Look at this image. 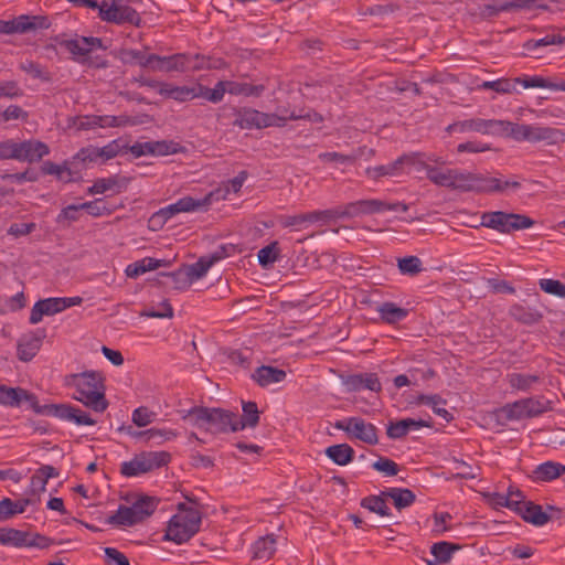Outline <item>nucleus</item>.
I'll return each instance as SVG.
<instances>
[{
    "mask_svg": "<svg viewBox=\"0 0 565 565\" xmlns=\"http://www.w3.org/2000/svg\"><path fill=\"white\" fill-rule=\"evenodd\" d=\"M64 385L74 388L73 398L96 413H104L109 403L105 394V376L98 371L67 374Z\"/></svg>",
    "mask_w": 565,
    "mask_h": 565,
    "instance_id": "f257e3e1",
    "label": "nucleus"
},
{
    "mask_svg": "<svg viewBox=\"0 0 565 565\" xmlns=\"http://www.w3.org/2000/svg\"><path fill=\"white\" fill-rule=\"evenodd\" d=\"M217 120L223 125H232L241 129H263L267 127H285L287 118L278 114L263 113L249 107H222Z\"/></svg>",
    "mask_w": 565,
    "mask_h": 565,
    "instance_id": "f03ea898",
    "label": "nucleus"
},
{
    "mask_svg": "<svg viewBox=\"0 0 565 565\" xmlns=\"http://www.w3.org/2000/svg\"><path fill=\"white\" fill-rule=\"evenodd\" d=\"M180 414L184 422L214 435L232 431L235 420L234 412L220 407L194 406Z\"/></svg>",
    "mask_w": 565,
    "mask_h": 565,
    "instance_id": "7ed1b4c3",
    "label": "nucleus"
},
{
    "mask_svg": "<svg viewBox=\"0 0 565 565\" xmlns=\"http://www.w3.org/2000/svg\"><path fill=\"white\" fill-rule=\"evenodd\" d=\"M180 512L174 514L167 526L164 539L177 544L188 542L194 536L201 525L202 516L199 510L179 505Z\"/></svg>",
    "mask_w": 565,
    "mask_h": 565,
    "instance_id": "20e7f679",
    "label": "nucleus"
},
{
    "mask_svg": "<svg viewBox=\"0 0 565 565\" xmlns=\"http://www.w3.org/2000/svg\"><path fill=\"white\" fill-rule=\"evenodd\" d=\"M534 223V220L524 214L490 211L481 213L480 222L478 224H470V227L479 228L483 226L499 233L510 234L514 231L530 228Z\"/></svg>",
    "mask_w": 565,
    "mask_h": 565,
    "instance_id": "39448f33",
    "label": "nucleus"
},
{
    "mask_svg": "<svg viewBox=\"0 0 565 565\" xmlns=\"http://www.w3.org/2000/svg\"><path fill=\"white\" fill-rule=\"evenodd\" d=\"M503 125H507L509 136L516 141L532 143L545 141L548 145L565 142V131L558 128L510 121H505Z\"/></svg>",
    "mask_w": 565,
    "mask_h": 565,
    "instance_id": "423d86ee",
    "label": "nucleus"
},
{
    "mask_svg": "<svg viewBox=\"0 0 565 565\" xmlns=\"http://www.w3.org/2000/svg\"><path fill=\"white\" fill-rule=\"evenodd\" d=\"M171 460L168 451H143L136 455L130 461H124L120 473L125 477H137L154 469L167 466Z\"/></svg>",
    "mask_w": 565,
    "mask_h": 565,
    "instance_id": "0eeeda50",
    "label": "nucleus"
},
{
    "mask_svg": "<svg viewBox=\"0 0 565 565\" xmlns=\"http://www.w3.org/2000/svg\"><path fill=\"white\" fill-rule=\"evenodd\" d=\"M548 402L543 398L527 397L509 403L501 408L508 420H519L542 415L550 409Z\"/></svg>",
    "mask_w": 565,
    "mask_h": 565,
    "instance_id": "6e6552de",
    "label": "nucleus"
},
{
    "mask_svg": "<svg viewBox=\"0 0 565 565\" xmlns=\"http://www.w3.org/2000/svg\"><path fill=\"white\" fill-rule=\"evenodd\" d=\"M83 302L82 297H52L38 300L30 313L29 321L31 324L39 323L44 316H54L67 308L79 306Z\"/></svg>",
    "mask_w": 565,
    "mask_h": 565,
    "instance_id": "1a4fd4ad",
    "label": "nucleus"
},
{
    "mask_svg": "<svg viewBox=\"0 0 565 565\" xmlns=\"http://www.w3.org/2000/svg\"><path fill=\"white\" fill-rule=\"evenodd\" d=\"M99 17L103 21L116 23V24H125L129 23L135 26H140L141 17L130 6L127 4H117L115 2L108 3L107 1H103L98 7Z\"/></svg>",
    "mask_w": 565,
    "mask_h": 565,
    "instance_id": "9d476101",
    "label": "nucleus"
},
{
    "mask_svg": "<svg viewBox=\"0 0 565 565\" xmlns=\"http://www.w3.org/2000/svg\"><path fill=\"white\" fill-rule=\"evenodd\" d=\"M334 427L369 445H376L379 443L376 427L371 423H366L361 417H349L337 420Z\"/></svg>",
    "mask_w": 565,
    "mask_h": 565,
    "instance_id": "9b49d317",
    "label": "nucleus"
},
{
    "mask_svg": "<svg viewBox=\"0 0 565 565\" xmlns=\"http://www.w3.org/2000/svg\"><path fill=\"white\" fill-rule=\"evenodd\" d=\"M47 26L49 23L45 17L22 14L12 20H0V34H23Z\"/></svg>",
    "mask_w": 565,
    "mask_h": 565,
    "instance_id": "f8f14e48",
    "label": "nucleus"
},
{
    "mask_svg": "<svg viewBox=\"0 0 565 565\" xmlns=\"http://www.w3.org/2000/svg\"><path fill=\"white\" fill-rule=\"evenodd\" d=\"M60 45L64 47L71 55L72 58L81 64H85L88 61L90 52L103 47L102 39L94 36H81L71 40H63Z\"/></svg>",
    "mask_w": 565,
    "mask_h": 565,
    "instance_id": "ddd939ff",
    "label": "nucleus"
},
{
    "mask_svg": "<svg viewBox=\"0 0 565 565\" xmlns=\"http://www.w3.org/2000/svg\"><path fill=\"white\" fill-rule=\"evenodd\" d=\"M23 403L28 404L31 409H33L36 414H45L52 415L53 411L51 409L55 404L41 406L36 396L33 393L28 392L22 387H8L4 396L3 405L18 407Z\"/></svg>",
    "mask_w": 565,
    "mask_h": 565,
    "instance_id": "4468645a",
    "label": "nucleus"
},
{
    "mask_svg": "<svg viewBox=\"0 0 565 565\" xmlns=\"http://www.w3.org/2000/svg\"><path fill=\"white\" fill-rule=\"evenodd\" d=\"M209 67V60L199 54L192 56L185 53H178L170 56H163V72H184L188 70L199 71Z\"/></svg>",
    "mask_w": 565,
    "mask_h": 565,
    "instance_id": "2eb2a0df",
    "label": "nucleus"
},
{
    "mask_svg": "<svg viewBox=\"0 0 565 565\" xmlns=\"http://www.w3.org/2000/svg\"><path fill=\"white\" fill-rule=\"evenodd\" d=\"M520 188H521V183L518 180L502 181L499 178L472 172V181H471V191L470 192L494 193V192H503L507 189L518 190Z\"/></svg>",
    "mask_w": 565,
    "mask_h": 565,
    "instance_id": "dca6fc26",
    "label": "nucleus"
},
{
    "mask_svg": "<svg viewBox=\"0 0 565 565\" xmlns=\"http://www.w3.org/2000/svg\"><path fill=\"white\" fill-rule=\"evenodd\" d=\"M51 152L50 147L39 139L17 140V161L40 162Z\"/></svg>",
    "mask_w": 565,
    "mask_h": 565,
    "instance_id": "f3484780",
    "label": "nucleus"
},
{
    "mask_svg": "<svg viewBox=\"0 0 565 565\" xmlns=\"http://www.w3.org/2000/svg\"><path fill=\"white\" fill-rule=\"evenodd\" d=\"M341 381L348 392L369 390L375 393L382 391V384L376 373H355L342 375Z\"/></svg>",
    "mask_w": 565,
    "mask_h": 565,
    "instance_id": "a211bd4d",
    "label": "nucleus"
},
{
    "mask_svg": "<svg viewBox=\"0 0 565 565\" xmlns=\"http://www.w3.org/2000/svg\"><path fill=\"white\" fill-rule=\"evenodd\" d=\"M45 338L44 330H36L23 334L18 341V358L23 362L31 361L39 352L42 341Z\"/></svg>",
    "mask_w": 565,
    "mask_h": 565,
    "instance_id": "6ab92c4d",
    "label": "nucleus"
},
{
    "mask_svg": "<svg viewBox=\"0 0 565 565\" xmlns=\"http://www.w3.org/2000/svg\"><path fill=\"white\" fill-rule=\"evenodd\" d=\"M51 409L53 411L54 417L68 422H74L76 425L93 426L97 423L94 418L89 416V414L72 405H55Z\"/></svg>",
    "mask_w": 565,
    "mask_h": 565,
    "instance_id": "aec40b11",
    "label": "nucleus"
},
{
    "mask_svg": "<svg viewBox=\"0 0 565 565\" xmlns=\"http://www.w3.org/2000/svg\"><path fill=\"white\" fill-rule=\"evenodd\" d=\"M497 124L503 125L504 121L472 118V119L452 122L446 128V130L449 134L467 132V131L488 134L490 131V129Z\"/></svg>",
    "mask_w": 565,
    "mask_h": 565,
    "instance_id": "412c9836",
    "label": "nucleus"
},
{
    "mask_svg": "<svg viewBox=\"0 0 565 565\" xmlns=\"http://www.w3.org/2000/svg\"><path fill=\"white\" fill-rule=\"evenodd\" d=\"M243 414L238 417L235 414L234 426L232 427V431L243 430L245 428H255L259 424V415L258 406L255 402L248 401L242 402Z\"/></svg>",
    "mask_w": 565,
    "mask_h": 565,
    "instance_id": "4be33fe9",
    "label": "nucleus"
},
{
    "mask_svg": "<svg viewBox=\"0 0 565 565\" xmlns=\"http://www.w3.org/2000/svg\"><path fill=\"white\" fill-rule=\"evenodd\" d=\"M422 427H431V424L424 419L404 418L395 423H390L386 434L392 439H402L411 429H419Z\"/></svg>",
    "mask_w": 565,
    "mask_h": 565,
    "instance_id": "5701e85b",
    "label": "nucleus"
},
{
    "mask_svg": "<svg viewBox=\"0 0 565 565\" xmlns=\"http://www.w3.org/2000/svg\"><path fill=\"white\" fill-rule=\"evenodd\" d=\"M361 215L382 213L385 211H401L403 213L408 211V205L402 202L387 203L377 199L359 200Z\"/></svg>",
    "mask_w": 565,
    "mask_h": 565,
    "instance_id": "b1692460",
    "label": "nucleus"
},
{
    "mask_svg": "<svg viewBox=\"0 0 565 565\" xmlns=\"http://www.w3.org/2000/svg\"><path fill=\"white\" fill-rule=\"evenodd\" d=\"M509 315L516 322L526 326H533L543 319V313L540 310L522 303H513L509 309Z\"/></svg>",
    "mask_w": 565,
    "mask_h": 565,
    "instance_id": "393cba45",
    "label": "nucleus"
},
{
    "mask_svg": "<svg viewBox=\"0 0 565 565\" xmlns=\"http://www.w3.org/2000/svg\"><path fill=\"white\" fill-rule=\"evenodd\" d=\"M286 372L284 370L262 365L255 370L252 374V379L262 387H266L274 383L282 382L286 379Z\"/></svg>",
    "mask_w": 565,
    "mask_h": 565,
    "instance_id": "a878e982",
    "label": "nucleus"
},
{
    "mask_svg": "<svg viewBox=\"0 0 565 565\" xmlns=\"http://www.w3.org/2000/svg\"><path fill=\"white\" fill-rule=\"evenodd\" d=\"M405 156H402L397 158L395 161L387 163V164H381L376 167H369L365 169V174L367 178L377 181L379 179L383 177H394L398 175L402 171L403 163L405 161Z\"/></svg>",
    "mask_w": 565,
    "mask_h": 565,
    "instance_id": "bb28decb",
    "label": "nucleus"
},
{
    "mask_svg": "<svg viewBox=\"0 0 565 565\" xmlns=\"http://www.w3.org/2000/svg\"><path fill=\"white\" fill-rule=\"evenodd\" d=\"M565 475V465L556 461H545L539 465L533 476L535 480L550 482Z\"/></svg>",
    "mask_w": 565,
    "mask_h": 565,
    "instance_id": "cd10ccee",
    "label": "nucleus"
},
{
    "mask_svg": "<svg viewBox=\"0 0 565 565\" xmlns=\"http://www.w3.org/2000/svg\"><path fill=\"white\" fill-rule=\"evenodd\" d=\"M521 518L536 526H542L550 521V515L543 511L542 507L529 501L518 512Z\"/></svg>",
    "mask_w": 565,
    "mask_h": 565,
    "instance_id": "c85d7f7f",
    "label": "nucleus"
},
{
    "mask_svg": "<svg viewBox=\"0 0 565 565\" xmlns=\"http://www.w3.org/2000/svg\"><path fill=\"white\" fill-rule=\"evenodd\" d=\"M377 312L382 321L388 324H394L404 320L408 316V310L398 307L395 302L385 301L379 306Z\"/></svg>",
    "mask_w": 565,
    "mask_h": 565,
    "instance_id": "c756f323",
    "label": "nucleus"
},
{
    "mask_svg": "<svg viewBox=\"0 0 565 565\" xmlns=\"http://www.w3.org/2000/svg\"><path fill=\"white\" fill-rule=\"evenodd\" d=\"M382 494L392 499L397 510L408 508L416 501L415 493L407 488H388Z\"/></svg>",
    "mask_w": 565,
    "mask_h": 565,
    "instance_id": "7c9ffc66",
    "label": "nucleus"
},
{
    "mask_svg": "<svg viewBox=\"0 0 565 565\" xmlns=\"http://www.w3.org/2000/svg\"><path fill=\"white\" fill-rule=\"evenodd\" d=\"M125 186V179L113 175L109 178L97 179L93 185L87 189V193L90 195L103 194L109 190H116V192H120Z\"/></svg>",
    "mask_w": 565,
    "mask_h": 565,
    "instance_id": "2f4dec72",
    "label": "nucleus"
},
{
    "mask_svg": "<svg viewBox=\"0 0 565 565\" xmlns=\"http://www.w3.org/2000/svg\"><path fill=\"white\" fill-rule=\"evenodd\" d=\"M461 548L460 544L440 541L431 545L430 553L437 563L447 564L451 561L454 553Z\"/></svg>",
    "mask_w": 565,
    "mask_h": 565,
    "instance_id": "473e14b6",
    "label": "nucleus"
},
{
    "mask_svg": "<svg viewBox=\"0 0 565 565\" xmlns=\"http://www.w3.org/2000/svg\"><path fill=\"white\" fill-rule=\"evenodd\" d=\"M326 455L337 465L345 466L354 458V449L348 444L330 446L326 449Z\"/></svg>",
    "mask_w": 565,
    "mask_h": 565,
    "instance_id": "72a5a7b5",
    "label": "nucleus"
},
{
    "mask_svg": "<svg viewBox=\"0 0 565 565\" xmlns=\"http://www.w3.org/2000/svg\"><path fill=\"white\" fill-rule=\"evenodd\" d=\"M158 504L157 498L142 495L131 504V508L138 522H142L156 511Z\"/></svg>",
    "mask_w": 565,
    "mask_h": 565,
    "instance_id": "f704fd0d",
    "label": "nucleus"
},
{
    "mask_svg": "<svg viewBox=\"0 0 565 565\" xmlns=\"http://www.w3.org/2000/svg\"><path fill=\"white\" fill-rule=\"evenodd\" d=\"M161 264H162V260H159V259H156L152 257H145L140 260L129 264L126 267L125 273H126L127 277H129V278H137L147 271L154 270V269L159 268L161 266Z\"/></svg>",
    "mask_w": 565,
    "mask_h": 565,
    "instance_id": "c9c22d12",
    "label": "nucleus"
},
{
    "mask_svg": "<svg viewBox=\"0 0 565 565\" xmlns=\"http://www.w3.org/2000/svg\"><path fill=\"white\" fill-rule=\"evenodd\" d=\"M425 170L428 180L434 184L452 190L455 169L440 170L436 167L426 166Z\"/></svg>",
    "mask_w": 565,
    "mask_h": 565,
    "instance_id": "e433bc0d",
    "label": "nucleus"
},
{
    "mask_svg": "<svg viewBox=\"0 0 565 565\" xmlns=\"http://www.w3.org/2000/svg\"><path fill=\"white\" fill-rule=\"evenodd\" d=\"M195 98H204L211 103L217 104L223 100L225 95L224 81H218L214 88H209L202 84L194 86Z\"/></svg>",
    "mask_w": 565,
    "mask_h": 565,
    "instance_id": "4c0bfd02",
    "label": "nucleus"
},
{
    "mask_svg": "<svg viewBox=\"0 0 565 565\" xmlns=\"http://www.w3.org/2000/svg\"><path fill=\"white\" fill-rule=\"evenodd\" d=\"M160 95L177 102H186L195 98L194 86H174L168 83H164L163 88L160 89Z\"/></svg>",
    "mask_w": 565,
    "mask_h": 565,
    "instance_id": "58836bf2",
    "label": "nucleus"
},
{
    "mask_svg": "<svg viewBox=\"0 0 565 565\" xmlns=\"http://www.w3.org/2000/svg\"><path fill=\"white\" fill-rule=\"evenodd\" d=\"M225 93L231 95L259 96L264 92L263 85L224 81Z\"/></svg>",
    "mask_w": 565,
    "mask_h": 565,
    "instance_id": "ea45409f",
    "label": "nucleus"
},
{
    "mask_svg": "<svg viewBox=\"0 0 565 565\" xmlns=\"http://www.w3.org/2000/svg\"><path fill=\"white\" fill-rule=\"evenodd\" d=\"M26 507L28 501H23L22 499L13 501L10 498H3L0 500V522H4L15 514L23 513Z\"/></svg>",
    "mask_w": 565,
    "mask_h": 565,
    "instance_id": "a19ab883",
    "label": "nucleus"
},
{
    "mask_svg": "<svg viewBox=\"0 0 565 565\" xmlns=\"http://www.w3.org/2000/svg\"><path fill=\"white\" fill-rule=\"evenodd\" d=\"M107 523L118 526H132L139 522L138 518L135 516L131 505L120 504L116 513L107 519Z\"/></svg>",
    "mask_w": 565,
    "mask_h": 565,
    "instance_id": "79ce46f5",
    "label": "nucleus"
},
{
    "mask_svg": "<svg viewBox=\"0 0 565 565\" xmlns=\"http://www.w3.org/2000/svg\"><path fill=\"white\" fill-rule=\"evenodd\" d=\"M386 498L387 497L382 493L380 495L365 497L361 500V507L381 516H390L392 513L386 504Z\"/></svg>",
    "mask_w": 565,
    "mask_h": 565,
    "instance_id": "37998d69",
    "label": "nucleus"
},
{
    "mask_svg": "<svg viewBox=\"0 0 565 565\" xmlns=\"http://www.w3.org/2000/svg\"><path fill=\"white\" fill-rule=\"evenodd\" d=\"M247 177L248 172L246 170L238 172L236 177L224 182L223 188H220L215 192H212L213 195H216L217 199H226L227 194L231 192L238 193Z\"/></svg>",
    "mask_w": 565,
    "mask_h": 565,
    "instance_id": "c03bdc74",
    "label": "nucleus"
},
{
    "mask_svg": "<svg viewBox=\"0 0 565 565\" xmlns=\"http://www.w3.org/2000/svg\"><path fill=\"white\" fill-rule=\"evenodd\" d=\"M275 544H276V541L271 536H265V537L258 539L253 544V558L269 559L276 551Z\"/></svg>",
    "mask_w": 565,
    "mask_h": 565,
    "instance_id": "a18cd8bd",
    "label": "nucleus"
},
{
    "mask_svg": "<svg viewBox=\"0 0 565 565\" xmlns=\"http://www.w3.org/2000/svg\"><path fill=\"white\" fill-rule=\"evenodd\" d=\"M212 196L213 193H209V195H206L203 200H195L192 196H183L172 204L175 207L178 214L193 212L210 204Z\"/></svg>",
    "mask_w": 565,
    "mask_h": 565,
    "instance_id": "49530a36",
    "label": "nucleus"
},
{
    "mask_svg": "<svg viewBox=\"0 0 565 565\" xmlns=\"http://www.w3.org/2000/svg\"><path fill=\"white\" fill-rule=\"evenodd\" d=\"M507 381L512 388L526 392L540 381V377L533 374L510 373Z\"/></svg>",
    "mask_w": 565,
    "mask_h": 565,
    "instance_id": "de8ad7c7",
    "label": "nucleus"
},
{
    "mask_svg": "<svg viewBox=\"0 0 565 565\" xmlns=\"http://www.w3.org/2000/svg\"><path fill=\"white\" fill-rule=\"evenodd\" d=\"M565 44V36L558 33L546 34L544 38L539 40H529L523 44L524 50L527 52L535 51L539 47H545L548 45H562Z\"/></svg>",
    "mask_w": 565,
    "mask_h": 565,
    "instance_id": "09e8293b",
    "label": "nucleus"
},
{
    "mask_svg": "<svg viewBox=\"0 0 565 565\" xmlns=\"http://www.w3.org/2000/svg\"><path fill=\"white\" fill-rule=\"evenodd\" d=\"M79 207L85 210L87 214L93 217L110 215L115 211V209L109 206L104 199H95L94 201L81 203Z\"/></svg>",
    "mask_w": 565,
    "mask_h": 565,
    "instance_id": "8fccbe9b",
    "label": "nucleus"
},
{
    "mask_svg": "<svg viewBox=\"0 0 565 565\" xmlns=\"http://www.w3.org/2000/svg\"><path fill=\"white\" fill-rule=\"evenodd\" d=\"M3 545L13 547H25L28 532L13 527H3Z\"/></svg>",
    "mask_w": 565,
    "mask_h": 565,
    "instance_id": "3c124183",
    "label": "nucleus"
},
{
    "mask_svg": "<svg viewBox=\"0 0 565 565\" xmlns=\"http://www.w3.org/2000/svg\"><path fill=\"white\" fill-rule=\"evenodd\" d=\"M479 88L484 90L492 89L499 94H511L515 90V82L514 78H499L483 82Z\"/></svg>",
    "mask_w": 565,
    "mask_h": 565,
    "instance_id": "603ef678",
    "label": "nucleus"
},
{
    "mask_svg": "<svg viewBox=\"0 0 565 565\" xmlns=\"http://www.w3.org/2000/svg\"><path fill=\"white\" fill-rule=\"evenodd\" d=\"M279 257L278 242H271L269 245L260 248L257 253V259L260 266L267 268L273 265Z\"/></svg>",
    "mask_w": 565,
    "mask_h": 565,
    "instance_id": "864d4df0",
    "label": "nucleus"
},
{
    "mask_svg": "<svg viewBox=\"0 0 565 565\" xmlns=\"http://www.w3.org/2000/svg\"><path fill=\"white\" fill-rule=\"evenodd\" d=\"M397 267L403 275L415 276L423 270V263L417 256L399 258Z\"/></svg>",
    "mask_w": 565,
    "mask_h": 565,
    "instance_id": "5fc2aeb1",
    "label": "nucleus"
},
{
    "mask_svg": "<svg viewBox=\"0 0 565 565\" xmlns=\"http://www.w3.org/2000/svg\"><path fill=\"white\" fill-rule=\"evenodd\" d=\"M120 60L125 64L130 65H139L141 67H146L148 64V54H146L142 51L135 50V49H125L120 52Z\"/></svg>",
    "mask_w": 565,
    "mask_h": 565,
    "instance_id": "6e6d98bb",
    "label": "nucleus"
},
{
    "mask_svg": "<svg viewBox=\"0 0 565 565\" xmlns=\"http://www.w3.org/2000/svg\"><path fill=\"white\" fill-rule=\"evenodd\" d=\"M192 281L199 280L206 275L212 267V263L205 256H202L194 264L184 266Z\"/></svg>",
    "mask_w": 565,
    "mask_h": 565,
    "instance_id": "4d7b16f0",
    "label": "nucleus"
},
{
    "mask_svg": "<svg viewBox=\"0 0 565 565\" xmlns=\"http://www.w3.org/2000/svg\"><path fill=\"white\" fill-rule=\"evenodd\" d=\"M307 213L296 215H281L278 218L280 226L287 228L292 227L295 231H301L309 226Z\"/></svg>",
    "mask_w": 565,
    "mask_h": 565,
    "instance_id": "13d9d810",
    "label": "nucleus"
},
{
    "mask_svg": "<svg viewBox=\"0 0 565 565\" xmlns=\"http://www.w3.org/2000/svg\"><path fill=\"white\" fill-rule=\"evenodd\" d=\"M19 68L26 74L31 75L33 78L41 79L43 82H49L51 79L50 74L44 71L41 64L34 61H25L19 64Z\"/></svg>",
    "mask_w": 565,
    "mask_h": 565,
    "instance_id": "bf43d9fd",
    "label": "nucleus"
},
{
    "mask_svg": "<svg viewBox=\"0 0 565 565\" xmlns=\"http://www.w3.org/2000/svg\"><path fill=\"white\" fill-rule=\"evenodd\" d=\"M472 172L455 169L452 190L460 192L471 191Z\"/></svg>",
    "mask_w": 565,
    "mask_h": 565,
    "instance_id": "052dcab7",
    "label": "nucleus"
},
{
    "mask_svg": "<svg viewBox=\"0 0 565 565\" xmlns=\"http://www.w3.org/2000/svg\"><path fill=\"white\" fill-rule=\"evenodd\" d=\"M539 285L544 292L559 298H565V285L562 281L543 278L540 279Z\"/></svg>",
    "mask_w": 565,
    "mask_h": 565,
    "instance_id": "680f3d73",
    "label": "nucleus"
},
{
    "mask_svg": "<svg viewBox=\"0 0 565 565\" xmlns=\"http://www.w3.org/2000/svg\"><path fill=\"white\" fill-rule=\"evenodd\" d=\"M157 414L150 411L148 407L140 406L132 412L131 419L136 426L145 427L151 424L154 420Z\"/></svg>",
    "mask_w": 565,
    "mask_h": 565,
    "instance_id": "e2e57ef3",
    "label": "nucleus"
},
{
    "mask_svg": "<svg viewBox=\"0 0 565 565\" xmlns=\"http://www.w3.org/2000/svg\"><path fill=\"white\" fill-rule=\"evenodd\" d=\"M372 468L388 477L396 476L399 471L398 465L394 460L386 457H380L379 460L372 463Z\"/></svg>",
    "mask_w": 565,
    "mask_h": 565,
    "instance_id": "0e129e2a",
    "label": "nucleus"
},
{
    "mask_svg": "<svg viewBox=\"0 0 565 565\" xmlns=\"http://www.w3.org/2000/svg\"><path fill=\"white\" fill-rule=\"evenodd\" d=\"M163 275L168 276V277H170L172 279L173 287L177 290H185L193 282L191 280L190 276L188 275V271H186L185 267H183V268H181V269H179L177 271L169 273V274H163Z\"/></svg>",
    "mask_w": 565,
    "mask_h": 565,
    "instance_id": "69168bd1",
    "label": "nucleus"
},
{
    "mask_svg": "<svg viewBox=\"0 0 565 565\" xmlns=\"http://www.w3.org/2000/svg\"><path fill=\"white\" fill-rule=\"evenodd\" d=\"M433 533L435 535H441L451 529L449 525H447V523L452 520L451 514L448 512H435L433 514Z\"/></svg>",
    "mask_w": 565,
    "mask_h": 565,
    "instance_id": "338daca9",
    "label": "nucleus"
},
{
    "mask_svg": "<svg viewBox=\"0 0 565 565\" xmlns=\"http://www.w3.org/2000/svg\"><path fill=\"white\" fill-rule=\"evenodd\" d=\"M106 562L108 565H130L128 557L115 547L104 548Z\"/></svg>",
    "mask_w": 565,
    "mask_h": 565,
    "instance_id": "774afa93",
    "label": "nucleus"
}]
</instances>
